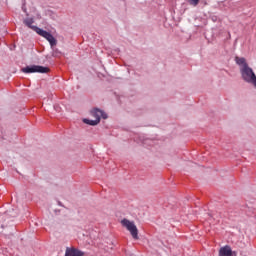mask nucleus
<instances>
[{
    "label": "nucleus",
    "mask_w": 256,
    "mask_h": 256,
    "mask_svg": "<svg viewBox=\"0 0 256 256\" xmlns=\"http://www.w3.org/2000/svg\"><path fill=\"white\" fill-rule=\"evenodd\" d=\"M192 7H197L199 5V0H187Z\"/></svg>",
    "instance_id": "8"
},
{
    "label": "nucleus",
    "mask_w": 256,
    "mask_h": 256,
    "mask_svg": "<svg viewBox=\"0 0 256 256\" xmlns=\"http://www.w3.org/2000/svg\"><path fill=\"white\" fill-rule=\"evenodd\" d=\"M23 73H49V67L32 65L22 69Z\"/></svg>",
    "instance_id": "4"
},
{
    "label": "nucleus",
    "mask_w": 256,
    "mask_h": 256,
    "mask_svg": "<svg viewBox=\"0 0 256 256\" xmlns=\"http://www.w3.org/2000/svg\"><path fill=\"white\" fill-rule=\"evenodd\" d=\"M24 23L26 26L29 27V29H33V31H35V28L39 29V27L33 26V19H26V20H24Z\"/></svg>",
    "instance_id": "6"
},
{
    "label": "nucleus",
    "mask_w": 256,
    "mask_h": 256,
    "mask_svg": "<svg viewBox=\"0 0 256 256\" xmlns=\"http://www.w3.org/2000/svg\"><path fill=\"white\" fill-rule=\"evenodd\" d=\"M92 115L93 117H95V120L84 119L83 122L86 123V125H99V123L101 122V117L102 119H107V114L99 109H94L92 111Z\"/></svg>",
    "instance_id": "2"
},
{
    "label": "nucleus",
    "mask_w": 256,
    "mask_h": 256,
    "mask_svg": "<svg viewBox=\"0 0 256 256\" xmlns=\"http://www.w3.org/2000/svg\"><path fill=\"white\" fill-rule=\"evenodd\" d=\"M235 61L237 65H240L241 67H245V65H248L245 58L236 57Z\"/></svg>",
    "instance_id": "7"
},
{
    "label": "nucleus",
    "mask_w": 256,
    "mask_h": 256,
    "mask_svg": "<svg viewBox=\"0 0 256 256\" xmlns=\"http://www.w3.org/2000/svg\"><path fill=\"white\" fill-rule=\"evenodd\" d=\"M237 256L236 252H233V250H231V246L226 245L224 247H221L219 250V256Z\"/></svg>",
    "instance_id": "5"
},
{
    "label": "nucleus",
    "mask_w": 256,
    "mask_h": 256,
    "mask_svg": "<svg viewBox=\"0 0 256 256\" xmlns=\"http://www.w3.org/2000/svg\"><path fill=\"white\" fill-rule=\"evenodd\" d=\"M34 29L38 35H40L41 37H44V39L50 43L51 47H55V45H57V39H55V37H53L51 33L41 28H34Z\"/></svg>",
    "instance_id": "3"
},
{
    "label": "nucleus",
    "mask_w": 256,
    "mask_h": 256,
    "mask_svg": "<svg viewBox=\"0 0 256 256\" xmlns=\"http://www.w3.org/2000/svg\"><path fill=\"white\" fill-rule=\"evenodd\" d=\"M121 225L127 229V231H129L133 239H139V229H137V225H135L134 221H130L129 219L124 218L121 220Z\"/></svg>",
    "instance_id": "1"
}]
</instances>
